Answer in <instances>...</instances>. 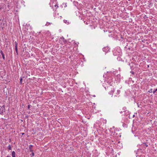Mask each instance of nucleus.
Segmentation results:
<instances>
[{
    "instance_id": "obj_1",
    "label": "nucleus",
    "mask_w": 157,
    "mask_h": 157,
    "mask_svg": "<svg viewBox=\"0 0 157 157\" xmlns=\"http://www.w3.org/2000/svg\"><path fill=\"white\" fill-rule=\"evenodd\" d=\"M5 111V108L4 105H3L2 107H1L0 109V114L1 115H3V112Z\"/></svg>"
},
{
    "instance_id": "obj_2",
    "label": "nucleus",
    "mask_w": 157,
    "mask_h": 157,
    "mask_svg": "<svg viewBox=\"0 0 157 157\" xmlns=\"http://www.w3.org/2000/svg\"><path fill=\"white\" fill-rule=\"evenodd\" d=\"M114 88H113L109 92V94L110 95H112V96L113 95V94L114 91Z\"/></svg>"
},
{
    "instance_id": "obj_3",
    "label": "nucleus",
    "mask_w": 157,
    "mask_h": 157,
    "mask_svg": "<svg viewBox=\"0 0 157 157\" xmlns=\"http://www.w3.org/2000/svg\"><path fill=\"white\" fill-rule=\"evenodd\" d=\"M33 147V145H30L29 146V149L30 151L31 152H33V151L32 149Z\"/></svg>"
},
{
    "instance_id": "obj_4",
    "label": "nucleus",
    "mask_w": 157,
    "mask_h": 157,
    "mask_svg": "<svg viewBox=\"0 0 157 157\" xmlns=\"http://www.w3.org/2000/svg\"><path fill=\"white\" fill-rule=\"evenodd\" d=\"M60 39L61 40H63V41L65 43H66L67 42V41L63 37H61Z\"/></svg>"
},
{
    "instance_id": "obj_5",
    "label": "nucleus",
    "mask_w": 157,
    "mask_h": 157,
    "mask_svg": "<svg viewBox=\"0 0 157 157\" xmlns=\"http://www.w3.org/2000/svg\"><path fill=\"white\" fill-rule=\"evenodd\" d=\"M12 157H16V154L14 151H13L12 153Z\"/></svg>"
},
{
    "instance_id": "obj_6",
    "label": "nucleus",
    "mask_w": 157,
    "mask_h": 157,
    "mask_svg": "<svg viewBox=\"0 0 157 157\" xmlns=\"http://www.w3.org/2000/svg\"><path fill=\"white\" fill-rule=\"evenodd\" d=\"M8 148L10 150H11V147L10 145H9L8 147Z\"/></svg>"
},
{
    "instance_id": "obj_7",
    "label": "nucleus",
    "mask_w": 157,
    "mask_h": 157,
    "mask_svg": "<svg viewBox=\"0 0 157 157\" xmlns=\"http://www.w3.org/2000/svg\"><path fill=\"white\" fill-rule=\"evenodd\" d=\"M126 109L127 108L126 107H124L123 108V110L124 111H127V110H126Z\"/></svg>"
},
{
    "instance_id": "obj_8",
    "label": "nucleus",
    "mask_w": 157,
    "mask_h": 157,
    "mask_svg": "<svg viewBox=\"0 0 157 157\" xmlns=\"http://www.w3.org/2000/svg\"><path fill=\"white\" fill-rule=\"evenodd\" d=\"M63 22L64 23H67L68 24H69V22H67V21L66 20H63Z\"/></svg>"
},
{
    "instance_id": "obj_9",
    "label": "nucleus",
    "mask_w": 157,
    "mask_h": 157,
    "mask_svg": "<svg viewBox=\"0 0 157 157\" xmlns=\"http://www.w3.org/2000/svg\"><path fill=\"white\" fill-rule=\"evenodd\" d=\"M2 53H1L2 54V58H3V59H5V56H4V54H3V53L2 52Z\"/></svg>"
},
{
    "instance_id": "obj_10",
    "label": "nucleus",
    "mask_w": 157,
    "mask_h": 157,
    "mask_svg": "<svg viewBox=\"0 0 157 157\" xmlns=\"http://www.w3.org/2000/svg\"><path fill=\"white\" fill-rule=\"evenodd\" d=\"M157 91V88L155 89L154 90H153V91H152V92L153 94H155V93Z\"/></svg>"
},
{
    "instance_id": "obj_11",
    "label": "nucleus",
    "mask_w": 157,
    "mask_h": 157,
    "mask_svg": "<svg viewBox=\"0 0 157 157\" xmlns=\"http://www.w3.org/2000/svg\"><path fill=\"white\" fill-rule=\"evenodd\" d=\"M14 45H15V47H17V44L16 41L14 42Z\"/></svg>"
},
{
    "instance_id": "obj_12",
    "label": "nucleus",
    "mask_w": 157,
    "mask_h": 157,
    "mask_svg": "<svg viewBox=\"0 0 157 157\" xmlns=\"http://www.w3.org/2000/svg\"><path fill=\"white\" fill-rule=\"evenodd\" d=\"M15 51L17 53V47H15Z\"/></svg>"
},
{
    "instance_id": "obj_13",
    "label": "nucleus",
    "mask_w": 157,
    "mask_h": 157,
    "mask_svg": "<svg viewBox=\"0 0 157 157\" xmlns=\"http://www.w3.org/2000/svg\"><path fill=\"white\" fill-rule=\"evenodd\" d=\"M32 106L31 105H28V109H30V107Z\"/></svg>"
},
{
    "instance_id": "obj_14",
    "label": "nucleus",
    "mask_w": 157,
    "mask_h": 157,
    "mask_svg": "<svg viewBox=\"0 0 157 157\" xmlns=\"http://www.w3.org/2000/svg\"><path fill=\"white\" fill-rule=\"evenodd\" d=\"M22 79L21 78L20 79V83L21 84H22Z\"/></svg>"
},
{
    "instance_id": "obj_15",
    "label": "nucleus",
    "mask_w": 157,
    "mask_h": 157,
    "mask_svg": "<svg viewBox=\"0 0 157 157\" xmlns=\"http://www.w3.org/2000/svg\"><path fill=\"white\" fill-rule=\"evenodd\" d=\"M54 6L55 7H56V9H57L58 7V6L57 5V4H55V5H54Z\"/></svg>"
},
{
    "instance_id": "obj_16",
    "label": "nucleus",
    "mask_w": 157,
    "mask_h": 157,
    "mask_svg": "<svg viewBox=\"0 0 157 157\" xmlns=\"http://www.w3.org/2000/svg\"><path fill=\"white\" fill-rule=\"evenodd\" d=\"M120 90H117V94H120Z\"/></svg>"
},
{
    "instance_id": "obj_17",
    "label": "nucleus",
    "mask_w": 157,
    "mask_h": 157,
    "mask_svg": "<svg viewBox=\"0 0 157 157\" xmlns=\"http://www.w3.org/2000/svg\"><path fill=\"white\" fill-rule=\"evenodd\" d=\"M50 23L47 22L46 24V25L48 26L50 25Z\"/></svg>"
},
{
    "instance_id": "obj_18",
    "label": "nucleus",
    "mask_w": 157,
    "mask_h": 157,
    "mask_svg": "<svg viewBox=\"0 0 157 157\" xmlns=\"http://www.w3.org/2000/svg\"><path fill=\"white\" fill-rule=\"evenodd\" d=\"M102 50H103V51H105V50H106V48H103L102 49Z\"/></svg>"
},
{
    "instance_id": "obj_19",
    "label": "nucleus",
    "mask_w": 157,
    "mask_h": 157,
    "mask_svg": "<svg viewBox=\"0 0 157 157\" xmlns=\"http://www.w3.org/2000/svg\"><path fill=\"white\" fill-rule=\"evenodd\" d=\"M148 91L150 93L152 92V89H150Z\"/></svg>"
},
{
    "instance_id": "obj_20",
    "label": "nucleus",
    "mask_w": 157,
    "mask_h": 157,
    "mask_svg": "<svg viewBox=\"0 0 157 157\" xmlns=\"http://www.w3.org/2000/svg\"><path fill=\"white\" fill-rule=\"evenodd\" d=\"M34 153L33 152H32V156H34Z\"/></svg>"
},
{
    "instance_id": "obj_21",
    "label": "nucleus",
    "mask_w": 157,
    "mask_h": 157,
    "mask_svg": "<svg viewBox=\"0 0 157 157\" xmlns=\"http://www.w3.org/2000/svg\"><path fill=\"white\" fill-rule=\"evenodd\" d=\"M53 2H56V0H53Z\"/></svg>"
},
{
    "instance_id": "obj_22",
    "label": "nucleus",
    "mask_w": 157,
    "mask_h": 157,
    "mask_svg": "<svg viewBox=\"0 0 157 157\" xmlns=\"http://www.w3.org/2000/svg\"><path fill=\"white\" fill-rule=\"evenodd\" d=\"M131 73H132V74H134V72H133V71H131Z\"/></svg>"
},
{
    "instance_id": "obj_23",
    "label": "nucleus",
    "mask_w": 157,
    "mask_h": 157,
    "mask_svg": "<svg viewBox=\"0 0 157 157\" xmlns=\"http://www.w3.org/2000/svg\"><path fill=\"white\" fill-rule=\"evenodd\" d=\"M6 157H10V156L8 155V156H7Z\"/></svg>"
},
{
    "instance_id": "obj_24",
    "label": "nucleus",
    "mask_w": 157,
    "mask_h": 157,
    "mask_svg": "<svg viewBox=\"0 0 157 157\" xmlns=\"http://www.w3.org/2000/svg\"><path fill=\"white\" fill-rule=\"evenodd\" d=\"M24 133H22V135H24Z\"/></svg>"
},
{
    "instance_id": "obj_25",
    "label": "nucleus",
    "mask_w": 157,
    "mask_h": 157,
    "mask_svg": "<svg viewBox=\"0 0 157 157\" xmlns=\"http://www.w3.org/2000/svg\"><path fill=\"white\" fill-rule=\"evenodd\" d=\"M134 116H135V115H133V117H134Z\"/></svg>"
},
{
    "instance_id": "obj_26",
    "label": "nucleus",
    "mask_w": 157,
    "mask_h": 157,
    "mask_svg": "<svg viewBox=\"0 0 157 157\" xmlns=\"http://www.w3.org/2000/svg\"><path fill=\"white\" fill-rule=\"evenodd\" d=\"M147 146H148V145H146V147H147Z\"/></svg>"
},
{
    "instance_id": "obj_27",
    "label": "nucleus",
    "mask_w": 157,
    "mask_h": 157,
    "mask_svg": "<svg viewBox=\"0 0 157 157\" xmlns=\"http://www.w3.org/2000/svg\"><path fill=\"white\" fill-rule=\"evenodd\" d=\"M128 1H130V0H128Z\"/></svg>"
}]
</instances>
